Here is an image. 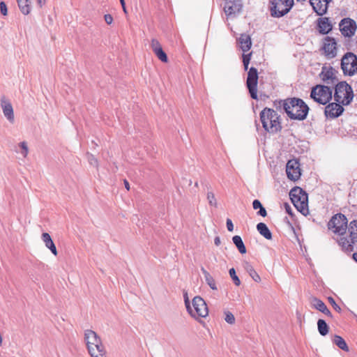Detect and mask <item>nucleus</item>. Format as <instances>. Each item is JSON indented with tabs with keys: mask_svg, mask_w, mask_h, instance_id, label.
<instances>
[{
	"mask_svg": "<svg viewBox=\"0 0 357 357\" xmlns=\"http://www.w3.org/2000/svg\"><path fill=\"white\" fill-rule=\"evenodd\" d=\"M284 208L286 212L291 216H293V211L288 202H284Z\"/></svg>",
	"mask_w": 357,
	"mask_h": 357,
	"instance_id": "obj_45",
	"label": "nucleus"
},
{
	"mask_svg": "<svg viewBox=\"0 0 357 357\" xmlns=\"http://www.w3.org/2000/svg\"><path fill=\"white\" fill-rule=\"evenodd\" d=\"M1 107L4 116L13 123L15 121L14 111L11 102L5 97L1 99Z\"/></svg>",
	"mask_w": 357,
	"mask_h": 357,
	"instance_id": "obj_18",
	"label": "nucleus"
},
{
	"mask_svg": "<svg viewBox=\"0 0 357 357\" xmlns=\"http://www.w3.org/2000/svg\"><path fill=\"white\" fill-rule=\"evenodd\" d=\"M201 271L204 276L205 281L207 283V284L213 290H217L218 288L215 284V281L214 278L211 276V275L204 267L201 268Z\"/></svg>",
	"mask_w": 357,
	"mask_h": 357,
	"instance_id": "obj_28",
	"label": "nucleus"
},
{
	"mask_svg": "<svg viewBox=\"0 0 357 357\" xmlns=\"http://www.w3.org/2000/svg\"><path fill=\"white\" fill-rule=\"evenodd\" d=\"M225 321L229 324H234L235 323V317H234V314L229 311L225 312Z\"/></svg>",
	"mask_w": 357,
	"mask_h": 357,
	"instance_id": "obj_39",
	"label": "nucleus"
},
{
	"mask_svg": "<svg viewBox=\"0 0 357 357\" xmlns=\"http://www.w3.org/2000/svg\"><path fill=\"white\" fill-rule=\"evenodd\" d=\"M238 42L240 45L241 50L243 52H246L250 50L252 46L251 38L248 34L242 33L238 38Z\"/></svg>",
	"mask_w": 357,
	"mask_h": 357,
	"instance_id": "obj_22",
	"label": "nucleus"
},
{
	"mask_svg": "<svg viewBox=\"0 0 357 357\" xmlns=\"http://www.w3.org/2000/svg\"><path fill=\"white\" fill-rule=\"evenodd\" d=\"M337 44L335 38L326 36L324 39L322 50L325 56L328 59H333L337 54Z\"/></svg>",
	"mask_w": 357,
	"mask_h": 357,
	"instance_id": "obj_12",
	"label": "nucleus"
},
{
	"mask_svg": "<svg viewBox=\"0 0 357 357\" xmlns=\"http://www.w3.org/2000/svg\"><path fill=\"white\" fill-rule=\"evenodd\" d=\"M335 70L333 67L323 66L319 77L321 80L328 84H335L337 79L335 76Z\"/></svg>",
	"mask_w": 357,
	"mask_h": 357,
	"instance_id": "obj_17",
	"label": "nucleus"
},
{
	"mask_svg": "<svg viewBox=\"0 0 357 357\" xmlns=\"http://www.w3.org/2000/svg\"><path fill=\"white\" fill-rule=\"evenodd\" d=\"M19 9L24 15H29L31 11V0H16Z\"/></svg>",
	"mask_w": 357,
	"mask_h": 357,
	"instance_id": "obj_25",
	"label": "nucleus"
},
{
	"mask_svg": "<svg viewBox=\"0 0 357 357\" xmlns=\"http://www.w3.org/2000/svg\"><path fill=\"white\" fill-rule=\"evenodd\" d=\"M308 203L309 202H291L298 211L305 216L309 214Z\"/></svg>",
	"mask_w": 357,
	"mask_h": 357,
	"instance_id": "obj_31",
	"label": "nucleus"
},
{
	"mask_svg": "<svg viewBox=\"0 0 357 357\" xmlns=\"http://www.w3.org/2000/svg\"><path fill=\"white\" fill-rule=\"evenodd\" d=\"M84 340L91 357H106V351L100 337L91 330L84 333Z\"/></svg>",
	"mask_w": 357,
	"mask_h": 357,
	"instance_id": "obj_3",
	"label": "nucleus"
},
{
	"mask_svg": "<svg viewBox=\"0 0 357 357\" xmlns=\"http://www.w3.org/2000/svg\"><path fill=\"white\" fill-rule=\"evenodd\" d=\"M328 229H332L335 234L343 235L347 227V220L344 215L337 213L332 217L328 224Z\"/></svg>",
	"mask_w": 357,
	"mask_h": 357,
	"instance_id": "obj_9",
	"label": "nucleus"
},
{
	"mask_svg": "<svg viewBox=\"0 0 357 357\" xmlns=\"http://www.w3.org/2000/svg\"><path fill=\"white\" fill-rule=\"evenodd\" d=\"M312 305L314 308L319 310V312L324 313L327 317L330 318H333V314L331 311L327 307L326 305L319 298L316 297L312 298Z\"/></svg>",
	"mask_w": 357,
	"mask_h": 357,
	"instance_id": "obj_21",
	"label": "nucleus"
},
{
	"mask_svg": "<svg viewBox=\"0 0 357 357\" xmlns=\"http://www.w3.org/2000/svg\"><path fill=\"white\" fill-rule=\"evenodd\" d=\"M195 185L196 187H197V186H198V182H197V181H196V182L195 183Z\"/></svg>",
	"mask_w": 357,
	"mask_h": 357,
	"instance_id": "obj_56",
	"label": "nucleus"
},
{
	"mask_svg": "<svg viewBox=\"0 0 357 357\" xmlns=\"http://www.w3.org/2000/svg\"><path fill=\"white\" fill-rule=\"evenodd\" d=\"M344 112V108L341 103L337 102L329 103L325 107V115L329 118H337Z\"/></svg>",
	"mask_w": 357,
	"mask_h": 357,
	"instance_id": "obj_16",
	"label": "nucleus"
},
{
	"mask_svg": "<svg viewBox=\"0 0 357 357\" xmlns=\"http://www.w3.org/2000/svg\"><path fill=\"white\" fill-rule=\"evenodd\" d=\"M188 183H189V185H190L192 184V181L191 180H189L188 181Z\"/></svg>",
	"mask_w": 357,
	"mask_h": 357,
	"instance_id": "obj_57",
	"label": "nucleus"
},
{
	"mask_svg": "<svg viewBox=\"0 0 357 357\" xmlns=\"http://www.w3.org/2000/svg\"><path fill=\"white\" fill-rule=\"evenodd\" d=\"M258 71L255 67H251L248 73L246 85L252 99L257 100Z\"/></svg>",
	"mask_w": 357,
	"mask_h": 357,
	"instance_id": "obj_10",
	"label": "nucleus"
},
{
	"mask_svg": "<svg viewBox=\"0 0 357 357\" xmlns=\"http://www.w3.org/2000/svg\"><path fill=\"white\" fill-rule=\"evenodd\" d=\"M284 222H286L287 224H288L289 225H291V224L287 217H285L284 218Z\"/></svg>",
	"mask_w": 357,
	"mask_h": 357,
	"instance_id": "obj_51",
	"label": "nucleus"
},
{
	"mask_svg": "<svg viewBox=\"0 0 357 357\" xmlns=\"http://www.w3.org/2000/svg\"><path fill=\"white\" fill-rule=\"evenodd\" d=\"M226 225H227V230L229 231H232L234 230V224L231 219H229V218L227 219Z\"/></svg>",
	"mask_w": 357,
	"mask_h": 357,
	"instance_id": "obj_44",
	"label": "nucleus"
},
{
	"mask_svg": "<svg viewBox=\"0 0 357 357\" xmlns=\"http://www.w3.org/2000/svg\"><path fill=\"white\" fill-rule=\"evenodd\" d=\"M271 16L281 17L289 12L294 5V0H271Z\"/></svg>",
	"mask_w": 357,
	"mask_h": 357,
	"instance_id": "obj_7",
	"label": "nucleus"
},
{
	"mask_svg": "<svg viewBox=\"0 0 357 357\" xmlns=\"http://www.w3.org/2000/svg\"><path fill=\"white\" fill-rule=\"evenodd\" d=\"M290 201H308L307 193L303 188L296 186L289 192Z\"/></svg>",
	"mask_w": 357,
	"mask_h": 357,
	"instance_id": "obj_19",
	"label": "nucleus"
},
{
	"mask_svg": "<svg viewBox=\"0 0 357 357\" xmlns=\"http://www.w3.org/2000/svg\"><path fill=\"white\" fill-rule=\"evenodd\" d=\"M349 231L352 243L357 242V220H353L350 222Z\"/></svg>",
	"mask_w": 357,
	"mask_h": 357,
	"instance_id": "obj_33",
	"label": "nucleus"
},
{
	"mask_svg": "<svg viewBox=\"0 0 357 357\" xmlns=\"http://www.w3.org/2000/svg\"><path fill=\"white\" fill-rule=\"evenodd\" d=\"M152 48H153V51L156 53V47L154 45V40H153V42H152Z\"/></svg>",
	"mask_w": 357,
	"mask_h": 357,
	"instance_id": "obj_52",
	"label": "nucleus"
},
{
	"mask_svg": "<svg viewBox=\"0 0 357 357\" xmlns=\"http://www.w3.org/2000/svg\"><path fill=\"white\" fill-rule=\"evenodd\" d=\"M46 0H37L38 5L42 7L45 3Z\"/></svg>",
	"mask_w": 357,
	"mask_h": 357,
	"instance_id": "obj_50",
	"label": "nucleus"
},
{
	"mask_svg": "<svg viewBox=\"0 0 357 357\" xmlns=\"http://www.w3.org/2000/svg\"><path fill=\"white\" fill-rule=\"evenodd\" d=\"M104 20L105 22L109 25L113 23V17L110 14H105L104 15Z\"/></svg>",
	"mask_w": 357,
	"mask_h": 357,
	"instance_id": "obj_43",
	"label": "nucleus"
},
{
	"mask_svg": "<svg viewBox=\"0 0 357 357\" xmlns=\"http://www.w3.org/2000/svg\"><path fill=\"white\" fill-rule=\"evenodd\" d=\"M220 238L219 236H216L214 239V243L216 246H219L220 245Z\"/></svg>",
	"mask_w": 357,
	"mask_h": 357,
	"instance_id": "obj_48",
	"label": "nucleus"
},
{
	"mask_svg": "<svg viewBox=\"0 0 357 357\" xmlns=\"http://www.w3.org/2000/svg\"><path fill=\"white\" fill-rule=\"evenodd\" d=\"M328 300L335 311H337V312H340L342 311L341 307L336 303L333 297H328Z\"/></svg>",
	"mask_w": 357,
	"mask_h": 357,
	"instance_id": "obj_40",
	"label": "nucleus"
},
{
	"mask_svg": "<svg viewBox=\"0 0 357 357\" xmlns=\"http://www.w3.org/2000/svg\"><path fill=\"white\" fill-rule=\"evenodd\" d=\"M341 68L344 75H354L357 71V56L352 52H347L341 59Z\"/></svg>",
	"mask_w": 357,
	"mask_h": 357,
	"instance_id": "obj_8",
	"label": "nucleus"
},
{
	"mask_svg": "<svg viewBox=\"0 0 357 357\" xmlns=\"http://www.w3.org/2000/svg\"><path fill=\"white\" fill-rule=\"evenodd\" d=\"M123 10L125 13H127V10L126 7V4L124 3V6H122Z\"/></svg>",
	"mask_w": 357,
	"mask_h": 357,
	"instance_id": "obj_54",
	"label": "nucleus"
},
{
	"mask_svg": "<svg viewBox=\"0 0 357 357\" xmlns=\"http://www.w3.org/2000/svg\"><path fill=\"white\" fill-rule=\"evenodd\" d=\"M354 98L352 87L346 82H340L335 85L334 99L342 105H348Z\"/></svg>",
	"mask_w": 357,
	"mask_h": 357,
	"instance_id": "obj_4",
	"label": "nucleus"
},
{
	"mask_svg": "<svg viewBox=\"0 0 357 357\" xmlns=\"http://www.w3.org/2000/svg\"><path fill=\"white\" fill-rule=\"evenodd\" d=\"M18 146L20 148L18 153L20 154L22 158H26L29 154V147L27 143L26 142H22L19 144Z\"/></svg>",
	"mask_w": 357,
	"mask_h": 357,
	"instance_id": "obj_34",
	"label": "nucleus"
},
{
	"mask_svg": "<svg viewBox=\"0 0 357 357\" xmlns=\"http://www.w3.org/2000/svg\"><path fill=\"white\" fill-rule=\"evenodd\" d=\"M257 229L258 232L267 240L272 238V233L264 222H259L257 225Z\"/></svg>",
	"mask_w": 357,
	"mask_h": 357,
	"instance_id": "obj_26",
	"label": "nucleus"
},
{
	"mask_svg": "<svg viewBox=\"0 0 357 357\" xmlns=\"http://www.w3.org/2000/svg\"><path fill=\"white\" fill-rule=\"evenodd\" d=\"M232 241L241 254L243 255L246 253L245 245L240 236L236 235L233 236Z\"/></svg>",
	"mask_w": 357,
	"mask_h": 357,
	"instance_id": "obj_29",
	"label": "nucleus"
},
{
	"mask_svg": "<svg viewBox=\"0 0 357 357\" xmlns=\"http://www.w3.org/2000/svg\"><path fill=\"white\" fill-rule=\"evenodd\" d=\"M317 330L321 336H326L329 332V326L325 320L319 319L317 321Z\"/></svg>",
	"mask_w": 357,
	"mask_h": 357,
	"instance_id": "obj_32",
	"label": "nucleus"
},
{
	"mask_svg": "<svg viewBox=\"0 0 357 357\" xmlns=\"http://www.w3.org/2000/svg\"><path fill=\"white\" fill-rule=\"evenodd\" d=\"M319 32L323 35L328 33L333 29V25L328 17H320L317 20Z\"/></svg>",
	"mask_w": 357,
	"mask_h": 357,
	"instance_id": "obj_20",
	"label": "nucleus"
},
{
	"mask_svg": "<svg viewBox=\"0 0 357 357\" xmlns=\"http://www.w3.org/2000/svg\"><path fill=\"white\" fill-rule=\"evenodd\" d=\"M286 174L287 178L293 181L300 179L301 176V164L298 159L289 160L286 165Z\"/></svg>",
	"mask_w": 357,
	"mask_h": 357,
	"instance_id": "obj_11",
	"label": "nucleus"
},
{
	"mask_svg": "<svg viewBox=\"0 0 357 357\" xmlns=\"http://www.w3.org/2000/svg\"><path fill=\"white\" fill-rule=\"evenodd\" d=\"M297 1H301V2H303L305 1V0H296Z\"/></svg>",
	"mask_w": 357,
	"mask_h": 357,
	"instance_id": "obj_58",
	"label": "nucleus"
},
{
	"mask_svg": "<svg viewBox=\"0 0 357 357\" xmlns=\"http://www.w3.org/2000/svg\"><path fill=\"white\" fill-rule=\"evenodd\" d=\"M243 268L255 282H261L260 276L259 275V274L257 273V271L255 270L254 267L250 262L245 261L243 263Z\"/></svg>",
	"mask_w": 357,
	"mask_h": 357,
	"instance_id": "obj_24",
	"label": "nucleus"
},
{
	"mask_svg": "<svg viewBox=\"0 0 357 357\" xmlns=\"http://www.w3.org/2000/svg\"><path fill=\"white\" fill-rule=\"evenodd\" d=\"M224 11L227 16L236 15L242 9L241 0H225Z\"/></svg>",
	"mask_w": 357,
	"mask_h": 357,
	"instance_id": "obj_14",
	"label": "nucleus"
},
{
	"mask_svg": "<svg viewBox=\"0 0 357 357\" xmlns=\"http://www.w3.org/2000/svg\"><path fill=\"white\" fill-rule=\"evenodd\" d=\"M339 245L342 247L343 251L347 252H351L354 250L353 243L349 242V240L347 237H340L338 241Z\"/></svg>",
	"mask_w": 357,
	"mask_h": 357,
	"instance_id": "obj_27",
	"label": "nucleus"
},
{
	"mask_svg": "<svg viewBox=\"0 0 357 357\" xmlns=\"http://www.w3.org/2000/svg\"><path fill=\"white\" fill-rule=\"evenodd\" d=\"M91 164L98 167V162L96 158H95L94 157H92L91 159Z\"/></svg>",
	"mask_w": 357,
	"mask_h": 357,
	"instance_id": "obj_47",
	"label": "nucleus"
},
{
	"mask_svg": "<svg viewBox=\"0 0 357 357\" xmlns=\"http://www.w3.org/2000/svg\"><path fill=\"white\" fill-rule=\"evenodd\" d=\"M229 273L235 285L239 286L241 284V280L237 276L234 268H230L229 271Z\"/></svg>",
	"mask_w": 357,
	"mask_h": 357,
	"instance_id": "obj_37",
	"label": "nucleus"
},
{
	"mask_svg": "<svg viewBox=\"0 0 357 357\" xmlns=\"http://www.w3.org/2000/svg\"><path fill=\"white\" fill-rule=\"evenodd\" d=\"M339 26L342 34L345 37L353 36L357 28L356 22L351 18L342 19Z\"/></svg>",
	"mask_w": 357,
	"mask_h": 357,
	"instance_id": "obj_13",
	"label": "nucleus"
},
{
	"mask_svg": "<svg viewBox=\"0 0 357 357\" xmlns=\"http://www.w3.org/2000/svg\"><path fill=\"white\" fill-rule=\"evenodd\" d=\"M121 6H124L125 0H119Z\"/></svg>",
	"mask_w": 357,
	"mask_h": 357,
	"instance_id": "obj_55",
	"label": "nucleus"
},
{
	"mask_svg": "<svg viewBox=\"0 0 357 357\" xmlns=\"http://www.w3.org/2000/svg\"><path fill=\"white\" fill-rule=\"evenodd\" d=\"M0 11L3 16H6L8 15L7 6L4 1L0 2Z\"/></svg>",
	"mask_w": 357,
	"mask_h": 357,
	"instance_id": "obj_41",
	"label": "nucleus"
},
{
	"mask_svg": "<svg viewBox=\"0 0 357 357\" xmlns=\"http://www.w3.org/2000/svg\"><path fill=\"white\" fill-rule=\"evenodd\" d=\"M123 183H124V186L126 188V190H130V184H129L128 181L125 179L123 181Z\"/></svg>",
	"mask_w": 357,
	"mask_h": 357,
	"instance_id": "obj_49",
	"label": "nucleus"
},
{
	"mask_svg": "<svg viewBox=\"0 0 357 357\" xmlns=\"http://www.w3.org/2000/svg\"><path fill=\"white\" fill-rule=\"evenodd\" d=\"M333 342L340 349H342V350H343L344 351H349V347L347 346V342H345V340L341 336H340L338 335H335L334 337H333Z\"/></svg>",
	"mask_w": 357,
	"mask_h": 357,
	"instance_id": "obj_30",
	"label": "nucleus"
},
{
	"mask_svg": "<svg viewBox=\"0 0 357 357\" xmlns=\"http://www.w3.org/2000/svg\"><path fill=\"white\" fill-rule=\"evenodd\" d=\"M158 59L164 63H167L168 58L161 46L158 45Z\"/></svg>",
	"mask_w": 357,
	"mask_h": 357,
	"instance_id": "obj_36",
	"label": "nucleus"
},
{
	"mask_svg": "<svg viewBox=\"0 0 357 357\" xmlns=\"http://www.w3.org/2000/svg\"><path fill=\"white\" fill-rule=\"evenodd\" d=\"M332 89L328 86L318 84L312 87L310 97L321 105H326L332 99Z\"/></svg>",
	"mask_w": 357,
	"mask_h": 357,
	"instance_id": "obj_6",
	"label": "nucleus"
},
{
	"mask_svg": "<svg viewBox=\"0 0 357 357\" xmlns=\"http://www.w3.org/2000/svg\"><path fill=\"white\" fill-rule=\"evenodd\" d=\"M252 206L254 209H259L257 212V215L262 217H266L267 215L266 210L261 204V202H252Z\"/></svg>",
	"mask_w": 357,
	"mask_h": 357,
	"instance_id": "obj_35",
	"label": "nucleus"
},
{
	"mask_svg": "<svg viewBox=\"0 0 357 357\" xmlns=\"http://www.w3.org/2000/svg\"><path fill=\"white\" fill-rule=\"evenodd\" d=\"M333 0H310V4L314 13L319 16H323L327 13L328 4Z\"/></svg>",
	"mask_w": 357,
	"mask_h": 357,
	"instance_id": "obj_15",
	"label": "nucleus"
},
{
	"mask_svg": "<svg viewBox=\"0 0 357 357\" xmlns=\"http://www.w3.org/2000/svg\"><path fill=\"white\" fill-rule=\"evenodd\" d=\"M352 257L357 262V252H354L352 255Z\"/></svg>",
	"mask_w": 357,
	"mask_h": 357,
	"instance_id": "obj_53",
	"label": "nucleus"
},
{
	"mask_svg": "<svg viewBox=\"0 0 357 357\" xmlns=\"http://www.w3.org/2000/svg\"><path fill=\"white\" fill-rule=\"evenodd\" d=\"M215 195L213 192H207V199L208 201H211L213 199H215Z\"/></svg>",
	"mask_w": 357,
	"mask_h": 357,
	"instance_id": "obj_46",
	"label": "nucleus"
},
{
	"mask_svg": "<svg viewBox=\"0 0 357 357\" xmlns=\"http://www.w3.org/2000/svg\"><path fill=\"white\" fill-rule=\"evenodd\" d=\"M183 298H184V303H185L186 310H190V301H189L187 292H184Z\"/></svg>",
	"mask_w": 357,
	"mask_h": 357,
	"instance_id": "obj_42",
	"label": "nucleus"
},
{
	"mask_svg": "<svg viewBox=\"0 0 357 357\" xmlns=\"http://www.w3.org/2000/svg\"><path fill=\"white\" fill-rule=\"evenodd\" d=\"M187 311L196 320L205 318L208 314V310L205 301L199 296L194 297L192 306L190 305V310H187Z\"/></svg>",
	"mask_w": 357,
	"mask_h": 357,
	"instance_id": "obj_5",
	"label": "nucleus"
},
{
	"mask_svg": "<svg viewBox=\"0 0 357 357\" xmlns=\"http://www.w3.org/2000/svg\"><path fill=\"white\" fill-rule=\"evenodd\" d=\"M252 52H250L248 54H243V63L244 66V70H248V65L250 63V59H251Z\"/></svg>",
	"mask_w": 357,
	"mask_h": 357,
	"instance_id": "obj_38",
	"label": "nucleus"
},
{
	"mask_svg": "<svg viewBox=\"0 0 357 357\" xmlns=\"http://www.w3.org/2000/svg\"><path fill=\"white\" fill-rule=\"evenodd\" d=\"M260 120L264 130L269 133H276L282 129L280 115L273 109L264 108L260 112Z\"/></svg>",
	"mask_w": 357,
	"mask_h": 357,
	"instance_id": "obj_2",
	"label": "nucleus"
},
{
	"mask_svg": "<svg viewBox=\"0 0 357 357\" xmlns=\"http://www.w3.org/2000/svg\"><path fill=\"white\" fill-rule=\"evenodd\" d=\"M287 116L294 120L303 121L306 119L309 107L301 98H290L280 102Z\"/></svg>",
	"mask_w": 357,
	"mask_h": 357,
	"instance_id": "obj_1",
	"label": "nucleus"
},
{
	"mask_svg": "<svg viewBox=\"0 0 357 357\" xmlns=\"http://www.w3.org/2000/svg\"><path fill=\"white\" fill-rule=\"evenodd\" d=\"M41 238L45 246L50 250L54 256H56L58 255L57 250L50 235L48 233L45 232L42 234Z\"/></svg>",
	"mask_w": 357,
	"mask_h": 357,
	"instance_id": "obj_23",
	"label": "nucleus"
}]
</instances>
